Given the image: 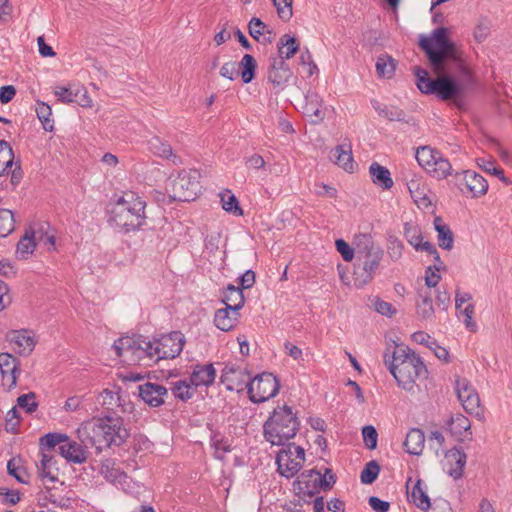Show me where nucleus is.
Instances as JSON below:
<instances>
[{
    "label": "nucleus",
    "mask_w": 512,
    "mask_h": 512,
    "mask_svg": "<svg viewBox=\"0 0 512 512\" xmlns=\"http://www.w3.org/2000/svg\"><path fill=\"white\" fill-rule=\"evenodd\" d=\"M277 10V14L283 21H288L293 15L292 3L293 0H272Z\"/></svg>",
    "instance_id": "52"
},
{
    "label": "nucleus",
    "mask_w": 512,
    "mask_h": 512,
    "mask_svg": "<svg viewBox=\"0 0 512 512\" xmlns=\"http://www.w3.org/2000/svg\"><path fill=\"white\" fill-rule=\"evenodd\" d=\"M237 66L240 69L239 74L241 75L243 83L248 84L252 82L257 69L255 58L250 54H245Z\"/></svg>",
    "instance_id": "36"
},
{
    "label": "nucleus",
    "mask_w": 512,
    "mask_h": 512,
    "mask_svg": "<svg viewBox=\"0 0 512 512\" xmlns=\"http://www.w3.org/2000/svg\"><path fill=\"white\" fill-rule=\"evenodd\" d=\"M216 377V370L213 364L195 365L193 372L190 376V382L194 387L210 386L213 384Z\"/></svg>",
    "instance_id": "23"
},
{
    "label": "nucleus",
    "mask_w": 512,
    "mask_h": 512,
    "mask_svg": "<svg viewBox=\"0 0 512 512\" xmlns=\"http://www.w3.org/2000/svg\"><path fill=\"white\" fill-rule=\"evenodd\" d=\"M403 251V243L395 236H390L388 239V254L391 259L398 260Z\"/></svg>",
    "instance_id": "56"
},
{
    "label": "nucleus",
    "mask_w": 512,
    "mask_h": 512,
    "mask_svg": "<svg viewBox=\"0 0 512 512\" xmlns=\"http://www.w3.org/2000/svg\"><path fill=\"white\" fill-rule=\"evenodd\" d=\"M292 77L289 65L282 58L270 57L268 80L274 86L283 88Z\"/></svg>",
    "instance_id": "16"
},
{
    "label": "nucleus",
    "mask_w": 512,
    "mask_h": 512,
    "mask_svg": "<svg viewBox=\"0 0 512 512\" xmlns=\"http://www.w3.org/2000/svg\"><path fill=\"white\" fill-rule=\"evenodd\" d=\"M455 185L462 194H470L479 198L488 191L487 180L473 170H463L454 174Z\"/></svg>",
    "instance_id": "12"
},
{
    "label": "nucleus",
    "mask_w": 512,
    "mask_h": 512,
    "mask_svg": "<svg viewBox=\"0 0 512 512\" xmlns=\"http://www.w3.org/2000/svg\"><path fill=\"white\" fill-rule=\"evenodd\" d=\"M396 69L395 59L388 55L382 54L377 58L376 71L380 77L390 79L393 77Z\"/></svg>",
    "instance_id": "39"
},
{
    "label": "nucleus",
    "mask_w": 512,
    "mask_h": 512,
    "mask_svg": "<svg viewBox=\"0 0 512 512\" xmlns=\"http://www.w3.org/2000/svg\"><path fill=\"white\" fill-rule=\"evenodd\" d=\"M12 303V296L8 284L0 280V312Z\"/></svg>",
    "instance_id": "63"
},
{
    "label": "nucleus",
    "mask_w": 512,
    "mask_h": 512,
    "mask_svg": "<svg viewBox=\"0 0 512 512\" xmlns=\"http://www.w3.org/2000/svg\"><path fill=\"white\" fill-rule=\"evenodd\" d=\"M171 391L175 398L186 401L192 398L194 395L195 387L191 384V382H187L186 380H179L173 383Z\"/></svg>",
    "instance_id": "42"
},
{
    "label": "nucleus",
    "mask_w": 512,
    "mask_h": 512,
    "mask_svg": "<svg viewBox=\"0 0 512 512\" xmlns=\"http://www.w3.org/2000/svg\"><path fill=\"white\" fill-rule=\"evenodd\" d=\"M434 229L437 232V240L440 248L451 250L454 245V235L448 225L441 217L437 216L433 221Z\"/></svg>",
    "instance_id": "29"
},
{
    "label": "nucleus",
    "mask_w": 512,
    "mask_h": 512,
    "mask_svg": "<svg viewBox=\"0 0 512 512\" xmlns=\"http://www.w3.org/2000/svg\"><path fill=\"white\" fill-rule=\"evenodd\" d=\"M280 385L276 376L269 372H264L252 378L249 383V399L254 403H262L275 397L279 391Z\"/></svg>",
    "instance_id": "11"
},
{
    "label": "nucleus",
    "mask_w": 512,
    "mask_h": 512,
    "mask_svg": "<svg viewBox=\"0 0 512 512\" xmlns=\"http://www.w3.org/2000/svg\"><path fill=\"white\" fill-rule=\"evenodd\" d=\"M20 361L10 353H0V373L2 386L8 391L16 387L17 377L20 373Z\"/></svg>",
    "instance_id": "15"
},
{
    "label": "nucleus",
    "mask_w": 512,
    "mask_h": 512,
    "mask_svg": "<svg viewBox=\"0 0 512 512\" xmlns=\"http://www.w3.org/2000/svg\"><path fill=\"white\" fill-rule=\"evenodd\" d=\"M199 177L196 170L180 172L170 184L168 191L171 199L182 202L195 200L201 188Z\"/></svg>",
    "instance_id": "8"
},
{
    "label": "nucleus",
    "mask_w": 512,
    "mask_h": 512,
    "mask_svg": "<svg viewBox=\"0 0 512 512\" xmlns=\"http://www.w3.org/2000/svg\"><path fill=\"white\" fill-rule=\"evenodd\" d=\"M80 93H82V95L85 97L86 90L83 88H78L75 91H73L69 87H58L55 90V95L57 96L58 100L63 103L79 102L77 97Z\"/></svg>",
    "instance_id": "46"
},
{
    "label": "nucleus",
    "mask_w": 512,
    "mask_h": 512,
    "mask_svg": "<svg viewBox=\"0 0 512 512\" xmlns=\"http://www.w3.org/2000/svg\"><path fill=\"white\" fill-rule=\"evenodd\" d=\"M56 463L53 455L42 452L40 464L37 466L38 474L42 480H47L50 483H54L58 480L59 469Z\"/></svg>",
    "instance_id": "26"
},
{
    "label": "nucleus",
    "mask_w": 512,
    "mask_h": 512,
    "mask_svg": "<svg viewBox=\"0 0 512 512\" xmlns=\"http://www.w3.org/2000/svg\"><path fill=\"white\" fill-rule=\"evenodd\" d=\"M238 317V311L233 310L230 306L224 307L215 312L214 324L218 329L227 332L236 326Z\"/></svg>",
    "instance_id": "25"
},
{
    "label": "nucleus",
    "mask_w": 512,
    "mask_h": 512,
    "mask_svg": "<svg viewBox=\"0 0 512 512\" xmlns=\"http://www.w3.org/2000/svg\"><path fill=\"white\" fill-rule=\"evenodd\" d=\"M369 173L372 182L375 185L385 190H388L393 187V179L391 178L390 171L386 167L380 165L377 162H373L369 167Z\"/></svg>",
    "instance_id": "28"
},
{
    "label": "nucleus",
    "mask_w": 512,
    "mask_h": 512,
    "mask_svg": "<svg viewBox=\"0 0 512 512\" xmlns=\"http://www.w3.org/2000/svg\"><path fill=\"white\" fill-rule=\"evenodd\" d=\"M455 389L464 410L471 415L480 416L482 414L480 398L471 383L466 378H457Z\"/></svg>",
    "instance_id": "13"
},
{
    "label": "nucleus",
    "mask_w": 512,
    "mask_h": 512,
    "mask_svg": "<svg viewBox=\"0 0 512 512\" xmlns=\"http://www.w3.org/2000/svg\"><path fill=\"white\" fill-rule=\"evenodd\" d=\"M145 208L142 197L133 191H125L110 203L108 221L125 232L138 230L146 221Z\"/></svg>",
    "instance_id": "4"
},
{
    "label": "nucleus",
    "mask_w": 512,
    "mask_h": 512,
    "mask_svg": "<svg viewBox=\"0 0 512 512\" xmlns=\"http://www.w3.org/2000/svg\"><path fill=\"white\" fill-rule=\"evenodd\" d=\"M78 438L86 448L96 453L112 446L122 445L129 437V431L120 417L105 416L84 421L77 429Z\"/></svg>",
    "instance_id": "2"
},
{
    "label": "nucleus",
    "mask_w": 512,
    "mask_h": 512,
    "mask_svg": "<svg viewBox=\"0 0 512 512\" xmlns=\"http://www.w3.org/2000/svg\"><path fill=\"white\" fill-rule=\"evenodd\" d=\"M14 162V153L9 145V143L5 140H0V175L4 173H8V169H10Z\"/></svg>",
    "instance_id": "40"
},
{
    "label": "nucleus",
    "mask_w": 512,
    "mask_h": 512,
    "mask_svg": "<svg viewBox=\"0 0 512 512\" xmlns=\"http://www.w3.org/2000/svg\"><path fill=\"white\" fill-rule=\"evenodd\" d=\"M68 440V437L65 434L60 433H47L43 437L40 438V446L42 450H53L56 445H61Z\"/></svg>",
    "instance_id": "49"
},
{
    "label": "nucleus",
    "mask_w": 512,
    "mask_h": 512,
    "mask_svg": "<svg viewBox=\"0 0 512 512\" xmlns=\"http://www.w3.org/2000/svg\"><path fill=\"white\" fill-rule=\"evenodd\" d=\"M222 302L225 304L226 308L230 306L233 310L239 311L245 303L242 289L228 284L223 292Z\"/></svg>",
    "instance_id": "32"
},
{
    "label": "nucleus",
    "mask_w": 512,
    "mask_h": 512,
    "mask_svg": "<svg viewBox=\"0 0 512 512\" xmlns=\"http://www.w3.org/2000/svg\"><path fill=\"white\" fill-rule=\"evenodd\" d=\"M60 454L66 460L81 464L86 461L87 456L82 446L68 440L59 446Z\"/></svg>",
    "instance_id": "30"
},
{
    "label": "nucleus",
    "mask_w": 512,
    "mask_h": 512,
    "mask_svg": "<svg viewBox=\"0 0 512 512\" xmlns=\"http://www.w3.org/2000/svg\"><path fill=\"white\" fill-rule=\"evenodd\" d=\"M150 360L173 359L177 357L185 344V337L179 331H173L162 335L160 338L150 341Z\"/></svg>",
    "instance_id": "9"
},
{
    "label": "nucleus",
    "mask_w": 512,
    "mask_h": 512,
    "mask_svg": "<svg viewBox=\"0 0 512 512\" xmlns=\"http://www.w3.org/2000/svg\"><path fill=\"white\" fill-rule=\"evenodd\" d=\"M36 231H39L36 242L43 244L48 250L54 249L55 246V237L54 235H49L45 230L44 227L41 226Z\"/></svg>",
    "instance_id": "64"
},
{
    "label": "nucleus",
    "mask_w": 512,
    "mask_h": 512,
    "mask_svg": "<svg viewBox=\"0 0 512 512\" xmlns=\"http://www.w3.org/2000/svg\"><path fill=\"white\" fill-rule=\"evenodd\" d=\"M479 166L486 172L498 176L499 179L504 183L509 184V180L507 177H505L503 170L501 168L495 167L492 162L482 159V163H479Z\"/></svg>",
    "instance_id": "62"
},
{
    "label": "nucleus",
    "mask_w": 512,
    "mask_h": 512,
    "mask_svg": "<svg viewBox=\"0 0 512 512\" xmlns=\"http://www.w3.org/2000/svg\"><path fill=\"white\" fill-rule=\"evenodd\" d=\"M222 207L226 212L233 213L235 215H242L243 211L239 206V202L235 195L228 191L221 195Z\"/></svg>",
    "instance_id": "50"
},
{
    "label": "nucleus",
    "mask_w": 512,
    "mask_h": 512,
    "mask_svg": "<svg viewBox=\"0 0 512 512\" xmlns=\"http://www.w3.org/2000/svg\"><path fill=\"white\" fill-rule=\"evenodd\" d=\"M7 472L13 476L18 482L28 483L29 475L26 469L21 464L20 458H12L7 463Z\"/></svg>",
    "instance_id": "43"
},
{
    "label": "nucleus",
    "mask_w": 512,
    "mask_h": 512,
    "mask_svg": "<svg viewBox=\"0 0 512 512\" xmlns=\"http://www.w3.org/2000/svg\"><path fill=\"white\" fill-rule=\"evenodd\" d=\"M466 461V454L461 449L454 447L445 453L444 468L450 477L457 480L463 475Z\"/></svg>",
    "instance_id": "19"
},
{
    "label": "nucleus",
    "mask_w": 512,
    "mask_h": 512,
    "mask_svg": "<svg viewBox=\"0 0 512 512\" xmlns=\"http://www.w3.org/2000/svg\"><path fill=\"white\" fill-rule=\"evenodd\" d=\"M138 390L141 399L152 407H159L164 404V397L168 394L163 385L151 382L139 385Z\"/></svg>",
    "instance_id": "20"
},
{
    "label": "nucleus",
    "mask_w": 512,
    "mask_h": 512,
    "mask_svg": "<svg viewBox=\"0 0 512 512\" xmlns=\"http://www.w3.org/2000/svg\"><path fill=\"white\" fill-rule=\"evenodd\" d=\"M323 100L319 94L308 91L304 97V103L301 106L304 116L311 118L313 124L322 122L325 118V112L322 109Z\"/></svg>",
    "instance_id": "18"
},
{
    "label": "nucleus",
    "mask_w": 512,
    "mask_h": 512,
    "mask_svg": "<svg viewBox=\"0 0 512 512\" xmlns=\"http://www.w3.org/2000/svg\"><path fill=\"white\" fill-rule=\"evenodd\" d=\"M335 246L337 251L341 254L344 261L350 262L353 260L356 254V249L352 248L345 240L337 239L335 242Z\"/></svg>",
    "instance_id": "54"
},
{
    "label": "nucleus",
    "mask_w": 512,
    "mask_h": 512,
    "mask_svg": "<svg viewBox=\"0 0 512 512\" xmlns=\"http://www.w3.org/2000/svg\"><path fill=\"white\" fill-rule=\"evenodd\" d=\"M100 397L102 398V405L106 407L107 410H113L115 407L122 406V396L119 391H113L109 389H104Z\"/></svg>",
    "instance_id": "47"
},
{
    "label": "nucleus",
    "mask_w": 512,
    "mask_h": 512,
    "mask_svg": "<svg viewBox=\"0 0 512 512\" xmlns=\"http://www.w3.org/2000/svg\"><path fill=\"white\" fill-rule=\"evenodd\" d=\"M210 443L215 449L217 458H222L225 453L231 450L229 439L222 436L219 432H212Z\"/></svg>",
    "instance_id": "45"
},
{
    "label": "nucleus",
    "mask_w": 512,
    "mask_h": 512,
    "mask_svg": "<svg viewBox=\"0 0 512 512\" xmlns=\"http://www.w3.org/2000/svg\"><path fill=\"white\" fill-rule=\"evenodd\" d=\"M435 160L436 161L432 163L431 167L428 168L427 172L431 174L434 178H437L439 180L446 179L449 175H451V163L449 162L448 159L443 157L441 152L439 153Z\"/></svg>",
    "instance_id": "37"
},
{
    "label": "nucleus",
    "mask_w": 512,
    "mask_h": 512,
    "mask_svg": "<svg viewBox=\"0 0 512 512\" xmlns=\"http://www.w3.org/2000/svg\"><path fill=\"white\" fill-rule=\"evenodd\" d=\"M331 158L334 159V163L339 167L343 168L347 172H353L354 170V159L352 156V147L350 143H344L336 146L330 152Z\"/></svg>",
    "instance_id": "24"
},
{
    "label": "nucleus",
    "mask_w": 512,
    "mask_h": 512,
    "mask_svg": "<svg viewBox=\"0 0 512 512\" xmlns=\"http://www.w3.org/2000/svg\"><path fill=\"white\" fill-rule=\"evenodd\" d=\"M299 427L300 421L291 407L277 406L263 425L264 438L272 445L283 446L295 437Z\"/></svg>",
    "instance_id": "6"
},
{
    "label": "nucleus",
    "mask_w": 512,
    "mask_h": 512,
    "mask_svg": "<svg viewBox=\"0 0 512 512\" xmlns=\"http://www.w3.org/2000/svg\"><path fill=\"white\" fill-rule=\"evenodd\" d=\"M362 435L366 446L373 450L377 446L378 434L375 427L371 425L364 426L362 429Z\"/></svg>",
    "instance_id": "57"
},
{
    "label": "nucleus",
    "mask_w": 512,
    "mask_h": 512,
    "mask_svg": "<svg viewBox=\"0 0 512 512\" xmlns=\"http://www.w3.org/2000/svg\"><path fill=\"white\" fill-rule=\"evenodd\" d=\"M490 33V22L487 18L479 20L478 24L474 29V38L478 43L483 42Z\"/></svg>",
    "instance_id": "55"
},
{
    "label": "nucleus",
    "mask_w": 512,
    "mask_h": 512,
    "mask_svg": "<svg viewBox=\"0 0 512 512\" xmlns=\"http://www.w3.org/2000/svg\"><path fill=\"white\" fill-rule=\"evenodd\" d=\"M439 153L440 152L438 150L424 146L417 149L415 157L419 165L428 171V168H430L432 163L436 161L435 159Z\"/></svg>",
    "instance_id": "41"
},
{
    "label": "nucleus",
    "mask_w": 512,
    "mask_h": 512,
    "mask_svg": "<svg viewBox=\"0 0 512 512\" xmlns=\"http://www.w3.org/2000/svg\"><path fill=\"white\" fill-rule=\"evenodd\" d=\"M419 47L437 75V78H431L426 70L415 68L416 85L422 93L434 94L443 101L455 98L462 91V86L453 74L460 75L466 83H474L472 71L465 63L462 51L449 38L447 28H436L428 37L421 35Z\"/></svg>",
    "instance_id": "1"
},
{
    "label": "nucleus",
    "mask_w": 512,
    "mask_h": 512,
    "mask_svg": "<svg viewBox=\"0 0 512 512\" xmlns=\"http://www.w3.org/2000/svg\"><path fill=\"white\" fill-rule=\"evenodd\" d=\"M450 429L453 433L462 434V431H467L470 429V422L465 416L458 415L452 419Z\"/></svg>",
    "instance_id": "59"
},
{
    "label": "nucleus",
    "mask_w": 512,
    "mask_h": 512,
    "mask_svg": "<svg viewBox=\"0 0 512 512\" xmlns=\"http://www.w3.org/2000/svg\"><path fill=\"white\" fill-rule=\"evenodd\" d=\"M420 301L417 302L416 313L421 320H430L434 316L431 292H420Z\"/></svg>",
    "instance_id": "38"
},
{
    "label": "nucleus",
    "mask_w": 512,
    "mask_h": 512,
    "mask_svg": "<svg viewBox=\"0 0 512 512\" xmlns=\"http://www.w3.org/2000/svg\"><path fill=\"white\" fill-rule=\"evenodd\" d=\"M220 75L228 80H234L239 75L237 63L235 61H228L220 68Z\"/></svg>",
    "instance_id": "60"
},
{
    "label": "nucleus",
    "mask_w": 512,
    "mask_h": 512,
    "mask_svg": "<svg viewBox=\"0 0 512 512\" xmlns=\"http://www.w3.org/2000/svg\"><path fill=\"white\" fill-rule=\"evenodd\" d=\"M422 485V480L418 479L411 493H408V498L410 502L414 503L417 508L422 511H427L431 507V502L427 492Z\"/></svg>",
    "instance_id": "34"
},
{
    "label": "nucleus",
    "mask_w": 512,
    "mask_h": 512,
    "mask_svg": "<svg viewBox=\"0 0 512 512\" xmlns=\"http://www.w3.org/2000/svg\"><path fill=\"white\" fill-rule=\"evenodd\" d=\"M17 405L24 409L27 413L35 412L38 408L36 394L34 392H29L27 394L20 395L17 398Z\"/></svg>",
    "instance_id": "51"
},
{
    "label": "nucleus",
    "mask_w": 512,
    "mask_h": 512,
    "mask_svg": "<svg viewBox=\"0 0 512 512\" xmlns=\"http://www.w3.org/2000/svg\"><path fill=\"white\" fill-rule=\"evenodd\" d=\"M148 148L153 154L159 157L172 159L174 164H177L179 160V157L173 154L171 145L158 136H153L148 141Z\"/></svg>",
    "instance_id": "31"
},
{
    "label": "nucleus",
    "mask_w": 512,
    "mask_h": 512,
    "mask_svg": "<svg viewBox=\"0 0 512 512\" xmlns=\"http://www.w3.org/2000/svg\"><path fill=\"white\" fill-rule=\"evenodd\" d=\"M404 236L409 242L411 246L415 248L417 251H434L435 246L429 242L425 241L423 242V236L421 229L418 225L412 224V223H405L404 224Z\"/></svg>",
    "instance_id": "22"
},
{
    "label": "nucleus",
    "mask_w": 512,
    "mask_h": 512,
    "mask_svg": "<svg viewBox=\"0 0 512 512\" xmlns=\"http://www.w3.org/2000/svg\"><path fill=\"white\" fill-rule=\"evenodd\" d=\"M248 28L251 37L258 41L260 39V36L264 33L267 26L261 19L253 17L249 22Z\"/></svg>",
    "instance_id": "58"
},
{
    "label": "nucleus",
    "mask_w": 512,
    "mask_h": 512,
    "mask_svg": "<svg viewBox=\"0 0 512 512\" xmlns=\"http://www.w3.org/2000/svg\"><path fill=\"white\" fill-rule=\"evenodd\" d=\"M299 50V43L294 36L289 34H284L280 37L278 42V56H274L275 58L290 59L293 57L297 51Z\"/></svg>",
    "instance_id": "33"
},
{
    "label": "nucleus",
    "mask_w": 512,
    "mask_h": 512,
    "mask_svg": "<svg viewBox=\"0 0 512 512\" xmlns=\"http://www.w3.org/2000/svg\"><path fill=\"white\" fill-rule=\"evenodd\" d=\"M304 462L305 451L295 443H289L276 455L277 471L287 479L294 477L301 470Z\"/></svg>",
    "instance_id": "10"
},
{
    "label": "nucleus",
    "mask_w": 512,
    "mask_h": 512,
    "mask_svg": "<svg viewBox=\"0 0 512 512\" xmlns=\"http://www.w3.org/2000/svg\"><path fill=\"white\" fill-rule=\"evenodd\" d=\"M384 362L398 386L408 392L414 390L418 379L428 376L421 357L409 347L396 346L391 356L384 354Z\"/></svg>",
    "instance_id": "3"
},
{
    "label": "nucleus",
    "mask_w": 512,
    "mask_h": 512,
    "mask_svg": "<svg viewBox=\"0 0 512 512\" xmlns=\"http://www.w3.org/2000/svg\"><path fill=\"white\" fill-rule=\"evenodd\" d=\"M8 339L15 345L14 350L23 356L30 355L36 345L32 332L26 329L11 331Z\"/></svg>",
    "instance_id": "21"
},
{
    "label": "nucleus",
    "mask_w": 512,
    "mask_h": 512,
    "mask_svg": "<svg viewBox=\"0 0 512 512\" xmlns=\"http://www.w3.org/2000/svg\"><path fill=\"white\" fill-rule=\"evenodd\" d=\"M380 473V465L377 461L371 460L368 462L360 474V479L363 484H372Z\"/></svg>",
    "instance_id": "48"
},
{
    "label": "nucleus",
    "mask_w": 512,
    "mask_h": 512,
    "mask_svg": "<svg viewBox=\"0 0 512 512\" xmlns=\"http://www.w3.org/2000/svg\"><path fill=\"white\" fill-rule=\"evenodd\" d=\"M220 380L226 386L227 390L242 392L245 389L248 390L252 378L246 368L226 365L222 370Z\"/></svg>",
    "instance_id": "14"
},
{
    "label": "nucleus",
    "mask_w": 512,
    "mask_h": 512,
    "mask_svg": "<svg viewBox=\"0 0 512 512\" xmlns=\"http://www.w3.org/2000/svg\"><path fill=\"white\" fill-rule=\"evenodd\" d=\"M39 231H26L24 236L17 244L16 254L20 259H26L28 255L32 254L36 247V237Z\"/></svg>",
    "instance_id": "35"
},
{
    "label": "nucleus",
    "mask_w": 512,
    "mask_h": 512,
    "mask_svg": "<svg viewBox=\"0 0 512 512\" xmlns=\"http://www.w3.org/2000/svg\"><path fill=\"white\" fill-rule=\"evenodd\" d=\"M424 444V432L419 428H412L407 433L403 446L408 454L418 456L422 453Z\"/></svg>",
    "instance_id": "27"
},
{
    "label": "nucleus",
    "mask_w": 512,
    "mask_h": 512,
    "mask_svg": "<svg viewBox=\"0 0 512 512\" xmlns=\"http://www.w3.org/2000/svg\"><path fill=\"white\" fill-rule=\"evenodd\" d=\"M322 478V474L316 469H309L302 472L295 484H297V489L299 493L304 496L313 497L322 490V485L319 483V479Z\"/></svg>",
    "instance_id": "17"
},
{
    "label": "nucleus",
    "mask_w": 512,
    "mask_h": 512,
    "mask_svg": "<svg viewBox=\"0 0 512 512\" xmlns=\"http://www.w3.org/2000/svg\"><path fill=\"white\" fill-rule=\"evenodd\" d=\"M113 348L118 357L128 365L141 364L150 359V340L142 335L123 336L115 340Z\"/></svg>",
    "instance_id": "7"
},
{
    "label": "nucleus",
    "mask_w": 512,
    "mask_h": 512,
    "mask_svg": "<svg viewBox=\"0 0 512 512\" xmlns=\"http://www.w3.org/2000/svg\"><path fill=\"white\" fill-rule=\"evenodd\" d=\"M460 315L464 316V323L467 329L470 331H475L476 324L472 320V315L474 313V305L469 303L463 309L457 310Z\"/></svg>",
    "instance_id": "61"
},
{
    "label": "nucleus",
    "mask_w": 512,
    "mask_h": 512,
    "mask_svg": "<svg viewBox=\"0 0 512 512\" xmlns=\"http://www.w3.org/2000/svg\"><path fill=\"white\" fill-rule=\"evenodd\" d=\"M36 114L38 119L42 123L43 129L49 132L53 131L54 121L53 119H51V107L44 102H37Z\"/></svg>",
    "instance_id": "44"
},
{
    "label": "nucleus",
    "mask_w": 512,
    "mask_h": 512,
    "mask_svg": "<svg viewBox=\"0 0 512 512\" xmlns=\"http://www.w3.org/2000/svg\"><path fill=\"white\" fill-rule=\"evenodd\" d=\"M406 113L404 110L400 109L397 106L390 105L386 106L385 113L383 115V118L388 119L389 121H400V122H406L409 123L410 119H407Z\"/></svg>",
    "instance_id": "53"
},
{
    "label": "nucleus",
    "mask_w": 512,
    "mask_h": 512,
    "mask_svg": "<svg viewBox=\"0 0 512 512\" xmlns=\"http://www.w3.org/2000/svg\"><path fill=\"white\" fill-rule=\"evenodd\" d=\"M356 249V259L359 262L355 267V284L362 287L369 283L380 266L384 252L376 244L370 234L359 233L353 241Z\"/></svg>",
    "instance_id": "5"
}]
</instances>
